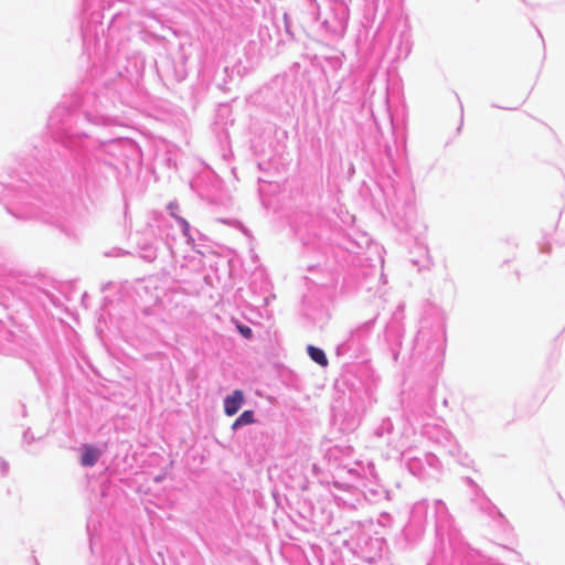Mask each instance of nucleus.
Instances as JSON below:
<instances>
[{"instance_id":"obj_1","label":"nucleus","mask_w":565,"mask_h":565,"mask_svg":"<svg viewBox=\"0 0 565 565\" xmlns=\"http://www.w3.org/2000/svg\"><path fill=\"white\" fill-rule=\"evenodd\" d=\"M244 402V394L241 390L234 391L224 399V412L227 416L235 415Z\"/></svg>"},{"instance_id":"obj_2","label":"nucleus","mask_w":565,"mask_h":565,"mask_svg":"<svg viewBox=\"0 0 565 565\" xmlns=\"http://www.w3.org/2000/svg\"><path fill=\"white\" fill-rule=\"evenodd\" d=\"M100 455L102 452L97 448L85 445L83 447L81 463L85 467L94 466L98 461Z\"/></svg>"},{"instance_id":"obj_3","label":"nucleus","mask_w":565,"mask_h":565,"mask_svg":"<svg viewBox=\"0 0 565 565\" xmlns=\"http://www.w3.org/2000/svg\"><path fill=\"white\" fill-rule=\"evenodd\" d=\"M307 351L311 360H313L316 363H318L321 366L328 365V359L321 349L316 348L313 345H308Z\"/></svg>"},{"instance_id":"obj_4","label":"nucleus","mask_w":565,"mask_h":565,"mask_svg":"<svg viewBox=\"0 0 565 565\" xmlns=\"http://www.w3.org/2000/svg\"><path fill=\"white\" fill-rule=\"evenodd\" d=\"M253 423H254V412L245 411L236 418V420L232 425V428L236 429L237 427H241L244 425H249Z\"/></svg>"},{"instance_id":"obj_5","label":"nucleus","mask_w":565,"mask_h":565,"mask_svg":"<svg viewBox=\"0 0 565 565\" xmlns=\"http://www.w3.org/2000/svg\"><path fill=\"white\" fill-rule=\"evenodd\" d=\"M237 330L239 331V333L246 338V339H250L253 337V331L249 327L247 326H243V324H237Z\"/></svg>"},{"instance_id":"obj_6","label":"nucleus","mask_w":565,"mask_h":565,"mask_svg":"<svg viewBox=\"0 0 565 565\" xmlns=\"http://www.w3.org/2000/svg\"><path fill=\"white\" fill-rule=\"evenodd\" d=\"M0 469L2 472H6L8 470V465L4 461H0Z\"/></svg>"}]
</instances>
